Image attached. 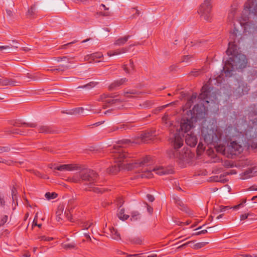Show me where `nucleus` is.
<instances>
[{
    "label": "nucleus",
    "instance_id": "33",
    "mask_svg": "<svg viewBox=\"0 0 257 257\" xmlns=\"http://www.w3.org/2000/svg\"><path fill=\"white\" fill-rule=\"evenodd\" d=\"M63 247L65 249H70L72 248H74L75 247L76 244L74 243H70V244H63Z\"/></svg>",
    "mask_w": 257,
    "mask_h": 257
},
{
    "label": "nucleus",
    "instance_id": "61",
    "mask_svg": "<svg viewBox=\"0 0 257 257\" xmlns=\"http://www.w3.org/2000/svg\"><path fill=\"white\" fill-rule=\"evenodd\" d=\"M246 199H243L240 203H242V206H243V205L246 203Z\"/></svg>",
    "mask_w": 257,
    "mask_h": 257
},
{
    "label": "nucleus",
    "instance_id": "11",
    "mask_svg": "<svg viewBox=\"0 0 257 257\" xmlns=\"http://www.w3.org/2000/svg\"><path fill=\"white\" fill-rule=\"evenodd\" d=\"M54 169L60 171H73L77 169V167L72 164L62 165L54 168Z\"/></svg>",
    "mask_w": 257,
    "mask_h": 257
},
{
    "label": "nucleus",
    "instance_id": "58",
    "mask_svg": "<svg viewBox=\"0 0 257 257\" xmlns=\"http://www.w3.org/2000/svg\"><path fill=\"white\" fill-rule=\"evenodd\" d=\"M147 257H157V255L156 253H152L148 255Z\"/></svg>",
    "mask_w": 257,
    "mask_h": 257
},
{
    "label": "nucleus",
    "instance_id": "4",
    "mask_svg": "<svg viewBox=\"0 0 257 257\" xmlns=\"http://www.w3.org/2000/svg\"><path fill=\"white\" fill-rule=\"evenodd\" d=\"M150 158L147 157L140 160L133 161L128 164L126 166H124V169L127 170H136V172H142L143 174L142 177L151 178L153 176L150 171L143 170V168L150 165Z\"/></svg>",
    "mask_w": 257,
    "mask_h": 257
},
{
    "label": "nucleus",
    "instance_id": "25",
    "mask_svg": "<svg viewBox=\"0 0 257 257\" xmlns=\"http://www.w3.org/2000/svg\"><path fill=\"white\" fill-rule=\"evenodd\" d=\"M208 242H198L196 243L192 246V248L195 249H198L200 248L203 246H204L206 244H207Z\"/></svg>",
    "mask_w": 257,
    "mask_h": 257
},
{
    "label": "nucleus",
    "instance_id": "19",
    "mask_svg": "<svg viewBox=\"0 0 257 257\" xmlns=\"http://www.w3.org/2000/svg\"><path fill=\"white\" fill-rule=\"evenodd\" d=\"M141 214L138 211H133L131 214V220L135 221L141 219Z\"/></svg>",
    "mask_w": 257,
    "mask_h": 257
},
{
    "label": "nucleus",
    "instance_id": "34",
    "mask_svg": "<svg viewBox=\"0 0 257 257\" xmlns=\"http://www.w3.org/2000/svg\"><path fill=\"white\" fill-rule=\"evenodd\" d=\"M36 8L34 7H32L31 8V9L28 11L27 15L28 16H33L36 12Z\"/></svg>",
    "mask_w": 257,
    "mask_h": 257
},
{
    "label": "nucleus",
    "instance_id": "7",
    "mask_svg": "<svg viewBox=\"0 0 257 257\" xmlns=\"http://www.w3.org/2000/svg\"><path fill=\"white\" fill-rule=\"evenodd\" d=\"M221 149L223 152L226 150L231 154H235L236 153H240L243 151V146L236 141H232L226 148L222 147Z\"/></svg>",
    "mask_w": 257,
    "mask_h": 257
},
{
    "label": "nucleus",
    "instance_id": "62",
    "mask_svg": "<svg viewBox=\"0 0 257 257\" xmlns=\"http://www.w3.org/2000/svg\"><path fill=\"white\" fill-rule=\"evenodd\" d=\"M31 50L30 48H29L28 47H24L23 48V50L25 51H28L29 50Z\"/></svg>",
    "mask_w": 257,
    "mask_h": 257
},
{
    "label": "nucleus",
    "instance_id": "56",
    "mask_svg": "<svg viewBox=\"0 0 257 257\" xmlns=\"http://www.w3.org/2000/svg\"><path fill=\"white\" fill-rule=\"evenodd\" d=\"M148 211L150 213H152V212H153V208L151 207H148Z\"/></svg>",
    "mask_w": 257,
    "mask_h": 257
},
{
    "label": "nucleus",
    "instance_id": "27",
    "mask_svg": "<svg viewBox=\"0 0 257 257\" xmlns=\"http://www.w3.org/2000/svg\"><path fill=\"white\" fill-rule=\"evenodd\" d=\"M84 108L82 107L76 108L73 110L72 114H84Z\"/></svg>",
    "mask_w": 257,
    "mask_h": 257
},
{
    "label": "nucleus",
    "instance_id": "54",
    "mask_svg": "<svg viewBox=\"0 0 257 257\" xmlns=\"http://www.w3.org/2000/svg\"><path fill=\"white\" fill-rule=\"evenodd\" d=\"M191 75L193 76H197L198 75V72L196 71L191 72Z\"/></svg>",
    "mask_w": 257,
    "mask_h": 257
},
{
    "label": "nucleus",
    "instance_id": "59",
    "mask_svg": "<svg viewBox=\"0 0 257 257\" xmlns=\"http://www.w3.org/2000/svg\"><path fill=\"white\" fill-rule=\"evenodd\" d=\"M174 103H175V102H172V103H169V104H167V105H164L163 107L164 108H165V107H167V106H169V105H173V104H174Z\"/></svg>",
    "mask_w": 257,
    "mask_h": 257
},
{
    "label": "nucleus",
    "instance_id": "35",
    "mask_svg": "<svg viewBox=\"0 0 257 257\" xmlns=\"http://www.w3.org/2000/svg\"><path fill=\"white\" fill-rule=\"evenodd\" d=\"M94 86H95V83L94 82H90L85 85L79 86V87H78V88H87L88 89H90L91 88L93 87Z\"/></svg>",
    "mask_w": 257,
    "mask_h": 257
},
{
    "label": "nucleus",
    "instance_id": "16",
    "mask_svg": "<svg viewBox=\"0 0 257 257\" xmlns=\"http://www.w3.org/2000/svg\"><path fill=\"white\" fill-rule=\"evenodd\" d=\"M0 85H10L12 86L17 85L16 82L12 80H9L8 79H0Z\"/></svg>",
    "mask_w": 257,
    "mask_h": 257
},
{
    "label": "nucleus",
    "instance_id": "63",
    "mask_svg": "<svg viewBox=\"0 0 257 257\" xmlns=\"http://www.w3.org/2000/svg\"><path fill=\"white\" fill-rule=\"evenodd\" d=\"M223 216V214H220L219 215H218L217 217H216V219H219L220 218H222Z\"/></svg>",
    "mask_w": 257,
    "mask_h": 257
},
{
    "label": "nucleus",
    "instance_id": "55",
    "mask_svg": "<svg viewBox=\"0 0 257 257\" xmlns=\"http://www.w3.org/2000/svg\"><path fill=\"white\" fill-rule=\"evenodd\" d=\"M13 43H14V45H11L10 46L12 47H14L15 48H18V46L17 45V42H15L14 41H13Z\"/></svg>",
    "mask_w": 257,
    "mask_h": 257
},
{
    "label": "nucleus",
    "instance_id": "28",
    "mask_svg": "<svg viewBox=\"0 0 257 257\" xmlns=\"http://www.w3.org/2000/svg\"><path fill=\"white\" fill-rule=\"evenodd\" d=\"M39 130L40 133H48L51 131L48 128V127L46 125H40L39 126Z\"/></svg>",
    "mask_w": 257,
    "mask_h": 257
},
{
    "label": "nucleus",
    "instance_id": "50",
    "mask_svg": "<svg viewBox=\"0 0 257 257\" xmlns=\"http://www.w3.org/2000/svg\"><path fill=\"white\" fill-rule=\"evenodd\" d=\"M242 207V203H240L237 205H235L234 206H233V207H232V208L234 209H238L239 208V207Z\"/></svg>",
    "mask_w": 257,
    "mask_h": 257
},
{
    "label": "nucleus",
    "instance_id": "29",
    "mask_svg": "<svg viewBox=\"0 0 257 257\" xmlns=\"http://www.w3.org/2000/svg\"><path fill=\"white\" fill-rule=\"evenodd\" d=\"M173 198L174 200L175 203L177 204L178 205L183 206H184V203L180 199L179 197L177 196L174 195L173 196Z\"/></svg>",
    "mask_w": 257,
    "mask_h": 257
},
{
    "label": "nucleus",
    "instance_id": "53",
    "mask_svg": "<svg viewBox=\"0 0 257 257\" xmlns=\"http://www.w3.org/2000/svg\"><path fill=\"white\" fill-rule=\"evenodd\" d=\"M36 217H37V215L35 216V217L33 220V224H32L33 226H34V225L36 226L37 225V221H36Z\"/></svg>",
    "mask_w": 257,
    "mask_h": 257
},
{
    "label": "nucleus",
    "instance_id": "9",
    "mask_svg": "<svg viewBox=\"0 0 257 257\" xmlns=\"http://www.w3.org/2000/svg\"><path fill=\"white\" fill-rule=\"evenodd\" d=\"M236 87L234 88V93L236 96H240L246 93L249 88L242 81H237L235 84Z\"/></svg>",
    "mask_w": 257,
    "mask_h": 257
},
{
    "label": "nucleus",
    "instance_id": "12",
    "mask_svg": "<svg viewBox=\"0 0 257 257\" xmlns=\"http://www.w3.org/2000/svg\"><path fill=\"white\" fill-rule=\"evenodd\" d=\"M245 136L247 138L256 137L257 136V126L251 127L246 132Z\"/></svg>",
    "mask_w": 257,
    "mask_h": 257
},
{
    "label": "nucleus",
    "instance_id": "57",
    "mask_svg": "<svg viewBox=\"0 0 257 257\" xmlns=\"http://www.w3.org/2000/svg\"><path fill=\"white\" fill-rule=\"evenodd\" d=\"M127 257H140L138 255V254H130Z\"/></svg>",
    "mask_w": 257,
    "mask_h": 257
},
{
    "label": "nucleus",
    "instance_id": "26",
    "mask_svg": "<svg viewBox=\"0 0 257 257\" xmlns=\"http://www.w3.org/2000/svg\"><path fill=\"white\" fill-rule=\"evenodd\" d=\"M133 63L132 62H130V64L128 66H125L124 67V70L127 73H131L132 72V71L133 69Z\"/></svg>",
    "mask_w": 257,
    "mask_h": 257
},
{
    "label": "nucleus",
    "instance_id": "14",
    "mask_svg": "<svg viewBox=\"0 0 257 257\" xmlns=\"http://www.w3.org/2000/svg\"><path fill=\"white\" fill-rule=\"evenodd\" d=\"M117 216L122 221H125L130 217L128 215L124 214V209L123 208H119L118 209Z\"/></svg>",
    "mask_w": 257,
    "mask_h": 257
},
{
    "label": "nucleus",
    "instance_id": "51",
    "mask_svg": "<svg viewBox=\"0 0 257 257\" xmlns=\"http://www.w3.org/2000/svg\"><path fill=\"white\" fill-rule=\"evenodd\" d=\"M141 137L142 138V141L145 142V139L147 137V135L146 134H144V135L142 134V135H141Z\"/></svg>",
    "mask_w": 257,
    "mask_h": 257
},
{
    "label": "nucleus",
    "instance_id": "44",
    "mask_svg": "<svg viewBox=\"0 0 257 257\" xmlns=\"http://www.w3.org/2000/svg\"><path fill=\"white\" fill-rule=\"evenodd\" d=\"M240 25L241 26H243L244 31H247V27L248 26L249 24L247 23H244V24L242 22H240Z\"/></svg>",
    "mask_w": 257,
    "mask_h": 257
},
{
    "label": "nucleus",
    "instance_id": "1",
    "mask_svg": "<svg viewBox=\"0 0 257 257\" xmlns=\"http://www.w3.org/2000/svg\"><path fill=\"white\" fill-rule=\"evenodd\" d=\"M207 86L204 85L202 87V92L199 98L203 101L202 103L197 104L193 107L192 110L187 112V116L183 120L181 123L180 128L175 134L172 143L175 149L180 148L183 143L182 136L185 135L186 143L190 147H194L197 143L196 135L193 132L194 126V122L201 121L202 128V134L205 142L207 143L217 142L221 139L217 130V126L214 121L203 119L207 106L206 104L209 103V101L206 100L208 94Z\"/></svg>",
    "mask_w": 257,
    "mask_h": 257
},
{
    "label": "nucleus",
    "instance_id": "42",
    "mask_svg": "<svg viewBox=\"0 0 257 257\" xmlns=\"http://www.w3.org/2000/svg\"><path fill=\"white\" fill-rule=\"evenodd\" d=\"M193 241H188L185 243H184L182 245H181L180 246H179V248H183V247H184L187 245H189V244H193Z\"/></svg>",
    "mask_w": 257,
    "mask_h": 257
},
{
    "label": "nucleus",
    "instance_id": "52",
    "mask_svg": "<svg viewBox=\"0 0 257 257\" xmlns=\"http://www.w3.org/2000/svg\"><path fill=\"white\" fill-rule=\"evenodd\" d=\"M168 115H165L163 117V121L165 122V123H167V119H168Z\"/></svg>",
    "mask_w": 257,
    "mask_h": 257
},
{
    "label": "nucleus",
    "instance_id": "20",
    "mask_svg": "<svg viewBox=\"0 0 257 257\" xmlns=\"http://www.w3.org/2000/svg\"><path fill=\"white\" fill-rule=\"evenodd\" d=\"M121 169H124V166L118 164V166H114L108 170V172L111 174H115L119 171Z\"/></svg>",
    "mask_w": 257,
    "mask_h": 257
},
{
    "label": "nucleus",
    "instance_id": "3",
    "mask_svg": "<svg viewBox=\"0 0 257 257\" xmlns=\"http://www.w3.org/2000/svg\"><path fill=\"white\" fill-rule=\"evenodd\" d=\"M80 179L73 178L72 179L74 182H80L81 181L84 182V184L86 186L85 190L87 191H93L96 192H99V190L97 187L93 186L95 185L97 178V174L91 170H86L83 171L79 174Z\"/></svg>",
    "mask_w": 257,
    "mask_h": 257
},
{
    "label": "nucleus",
    "instance_id": "43",
    "mask_svg": "<svg viewBox=\"0 0 257 257\" xmlns=\"http://www.w3.org/2000/svg\"><path fill=\"white\" fill-rule=\"evenodd\" d=\"M5 205V201L3 197L0 196V207H3Z\"/></svg>",
    "mask_w": 257,
    "mask_h": 257
},
{
    "label": "nucleus",
    "instance_id": "47",
    "mask_svg": "<svg viewBox=\"0 0 257 257\" xmlns=\"http://www.w3.org/2000/svg\"><path fill=\"white\" fill-rule=\"evenodd\" d=\"M135 93H136V92H135L134 91H133V90L130 91H126V92H124V95L125 96H128L127 95V94H135Z\"/></svg>",
    "mask_w": 257,
    "mask_h": 257
},
{
    "label": "nucleus",
    "instance_id": "10",
    "mask_svg": "<svg viewBox=\"0 0 257 257\" xmlns=\"http://www.w3.org/2000/svg\"><path fill=\"white\" fill-rule=\"evenodd\" d=\"M153 171L157 174L160 175L171 174L173 171L171 169L165 168L163 167H156L153 169Z\"/></svg>",
    "mask_w": 257,
    "mask_h": 257
},
{
    "label": "nucleus",
    "instance_id": "49",
    "mask_svg": "<svg viewBox=\"0 0 257 257\" xmlns=\"http://www.w3.org/2000/svg\"><path fill=\"white\" fill-rule=\"evenodd\" d=\"M237 31H237V30H236V29L235 28V29H234V31H233V33H231V35H230V37H232V39H233V37H234V35H235V36H236V35H237V33H236V32H237Z\"/></svg>",
    "mask_w": 257,
    "mask_h": 257
},
{
    "label": "nucleus",
    "instance_id": "45",
    "mask_svg": "<svg viewBox=\"0 0 257 257\" xmlns=\"http://www.w3.org/2000/svg\"><path fill=\"white\" fill-rule=\"evenodd\" d=\"M147 197L148 199L150 201H151V202L153 201H154V197L152 195H151L148 194V195H147Z\"/></svg>",
    "mask_w": 257,
    "mask_h": 257
},
{
    "label": "nucleus",
    "instance_id": "38",
    "mask_svg": "<svg viewBox=\"0 0 257 257\" xmlns=\"http://www.w3.org/2000/svg\"><path fill=\"white\" fill-rule=\"evenodd\" d=\"M117 99H114L110 98H108L106 99L105 101L108 103H114L116 102V101H117Z\"/></svg>",
    "mask_w": 257,
    "mask_h": 257
},
{
    "label": "nucleus",
    "instance_id": "48",
    "mask_svg": "<svg viewBox=\"0 0 257 257\" xmlns=\"http://www.w3.org/2000/svg\"><path fill=\"white\" fill-rule=\"evenodd\" d=\"M189 58L190 56L189 55L185 56L183 58V61L188 62Z\"/></svg>",
    "mask_w": 257,
    "mask_h": 257
},
{
    "label": "nucleus",
    "instance_id": "32",
    "mask_svg": "<svg viewBox=\"0 0 257 257\" xmlns=\"http://www.w3.org/2000/svg\"><path fill=\"white\" fill-rule=\"evenodd\" d=\"M8 220V216L4 215L0 217V227L3 225Z\"/></svg>",
    "mask_w": 257,
    "mask_h": 257
},
{
    "label": "nucleus",
    "instance_id": "13",
    "mask_svg": "<svg viewBox=\"0 0 257 257\" xmlns=\"http://www.w3.org/2000/svg\"><path fill=\"white\" fill-rule=\"evenodd\" d=\"M127 81V79L126 78H121L120 80H118L112 83H111L109 86V88L110 89H114L117 87H118L120 86L121 85L124 84L126 81Z\"/></svg>",
    "mask_w": 257,
    "mask_h": 257
},
{
    "label": "nucleus",
    "instance_id": "21",
    "mask_svg": "<svg viewBox=\"0 0 257 257\" xmlns=\"http://www.w3.org/2000/svg\"><path fill=\"white\" fill-rule=\"evenodd\" d=\"M64 209V206L63 205H60L58 206L57 211L56 212L57 219L58 221H59L61 219L59 216H60L62 214Z\"/></svg>",
    "mask_w": 257,
    "mask_h": 257
},
{
    "label": "nucleus",
    "instance_id": "60",
    "mask_svg": "<svg viewBox=\"0 0 257 257\" xmlns=\"http://www.w3.org/2000/svg\"><path fill=\"white\" fill-rule=\"evenodd\" d=\"M15 191L14 190H12V197L13 200H14L15 199Z\"/></svg>",
    "mask_w": 257,
    "mask_h": 257
},
{
    "label": "nucleus",
    "instance_id": "6",
    "mask_svg": "<svg viewBox=\"0 0 257 257\" xmlns=\"http://www.w3.org/2000/svg\"><path fill=\"white\" fill-rule=\"evenodd\" d=\"M129 142L130 141L127 140H121L119 142L117 145L114 146V151L113 153L115 154V158L117 159L118 162H120L121 160L125 157V154H124V151L120 145L126 144Z\"/></svg>",
    "mask_w": 257,
    "mask_h": 257
},
{
    "label": "nucleus",
    "instance_id": "17",
    "mask_svg": "<svg viewBox=\"0 0 257 257\" xmlns=\"http://www.w3.org/2000/svg\"><path fill=\"white\" fill-rule=\"evenodd\" d=\"M111 237L115 240H118L120 239V234L117 232L113 228L110 229V233Z\"/></svg>",
    "mask_w": 257,
    "mask_h": 257
},
{
    "label": "nucleus",
    "instance_id": "40",
    "mask_svg": "<svg viewBox=\"0 0 257 257\" xmlns=\"http://www.w3.org/2000/svg\"><path fill=\"white\" fill-rule=\"evenodd\" d=\"M40 238L41 240H46V241H50L53 239L52 237H48L45 236H41L40 237Z\"/></svg>",
    "mask_w": 257,
    "mask_h": 257
},
{
    "label": "nucleus",
    "instance_id": "18",
    "mask_svg": "<svg viewBox=\"0 0 257 257\" xmlns=\"http://www.w3.org/2000/svg\"><path fill=\"white\" fill-rule=\"evenodd\" d=\"M130 37V36H124V37L119 38L117 40L115 41L114 43V45L121 46L123 45L129 39Z\"/></svg>",
    "mask_w": 257,
    "mask_h": 257
},
{
    "label": "nucleus",
    "instance_id": "64",
    "mask_svg": "<svg viewBox=\"0 0 257 257\" xmlns=\"http://www.w3.org/2000/svg\"><path fill=\"white\" fill-rule=\"evenodd\" d=\"M27 125L28 126H30V127H35V125L34 124H27Z\"/></svg>",
    "mask_w": 257,
    "mask_h": 257
},
{
    "label": "nucleus",
    "instance_id": "41",
    "mask_svg": "<svg viewBox=\"0 0 257 257\" xmlns=\"http://www.w3.org/2000/svg\"><path fill=\"white\" fill-rule=\"evenodd\" d=\"M249 215H250L249 213H247V214H242L240 216V220H243L246 219V218H247V217L248 216H249Z\"/></svg>",
    "mask_w": 257,
    "mask_h": 257
},
{
    "label": "nucleus",
    "instance_id": "30",
    "mask_svg": "<svg viewBox=\"0 0 257 257\" xmlns=\"http://www.w3.org/2000/svg\"><path fill=\"white\" fill-rule=\"evenodd\" d=\"M253 172V169H249L248 170H247L245 173H244V176H245L244 177H243L242 179H247L248 178H250L251 177L252 175H251V174Z\"/></svg>",
    "mask_w": 257,
    "mask_h": 257
},
{
    "label": "nucleus",
    "instance_id": "2",
    "mask_svg": "<svg viewBox=\"0 0 257 257\" xmlns=\"http://www.w3.org/2000/svg\"><path fill=\"white\" fill-rule=\"evenodd\" d=\"M228 59L225 62L222 73L226 76L230 77L235 70L244 68L247 64V60L244 55L239 53L236 46L231 42L228 43V48L226 51Z\"/></svg>",
    "mask_w": 257,
    "mask_h": 257
},
{
    "label": "nucleus",
    "instance_id": "46",
    "mask_svg": "<svg viewBox=\"0 0 257 257\" xmlns=\"http://www.w3.org/2000/svg\"><path fill=\"white\" fill-rule=\"evenodd\" d=\"M6 12L8 16L12 17L13 16V12L10 10H6Z\"/></svg>",
    "mask_w": 257,
    "mask_h": 257
},
{
    "label": "nucleus",
    "instance_id": "23",
    "mask_svg": "<svg viewBox=\"0 0 257 257\" xmlns=\"http://www.w3.org/2000/svg\"><path fill=\"white\" fill-rule=\"evenodd\" d=\"M101 7H102L104 9V10L105 11V12H103V13L101 12L100 13V14L101 15H102V16H108V15H110V13L108 12V10H109V8H108L106 7V6L104 5H103V4H101L100 6V9L101 10Z\"/></svg>",
    "mask_w": 257,
    "mask_h": 257
},
{
    "label": "nucleus",
    "instance_id": "37",
    "mask_svg": "<svg viewBox=\"0 0 257 257\" xmlns=\"http://www.w3.org/2000/svg\"><path fill=\"white\" fill-rule=\"evenodd\" d=\"M10 148L8 147H0V153L8 152Z\"/></svg>",
    "mask_w": 257,
    "mask_h": 257
},
{
    "label": "nucleus",
    "instance_id": "15",
    "mask_svg": "<svg viewBox=\"0 0 257 257\" xmlns=\"http://www.w3.org/2000/svg\"><path fill=\"white\" fill-rule=\"evenodd\" d=\"M128 51L127 49L124 48H122L120 49L114 51H110L107 53V55L108 56H112L115 55H120L121 54H123L124 53Z\"/></svg>",
    "mask_w": 257,
    "mask_h": 257
},
{
    "label": "nucleus",
    "instance_id": "24",
    "mask_svg": "<svg viewBox=\"0 0 257 257\" xmlns=\"http://www.w3.org/2000/svg\"><path fill=\"white\" fill-rule=\"evenodd\" d=\"M12 50L10 46H0V51L4 53L10 52Z\"/></svg>",
    "mask_w": 257,
    "mask_h": 257
},
{
    "label": "nucleus",
    "instance_id": "36",
    "mask_svg": "<svg viewBox=\"0 0 257 257\" xmlns=\"http://www.w3.org/2000/svg\"><path fill=\"white\" fill-rule=\"evenodd\" d=\"M207 232V229H203V230H201L200 231H199L195 232L193 234V235H201V234H204L206 233Z\"/></svg>",
    "mask_w": 257,
    "mask_h": 257
},
{
    "label": "nucleus",
    "instance_id": "39",
    "mask_svg": "<svg viewBox=\"0 0 257 257\" xmlns=\"http://www.w3.org/2000/svg\"><path fill=\"white\" fill-rule=\"evenodd\" d=\"M231 208V207H230L229 206H221L220 207V210H219V211H218V212H224L226 210V209H230Z\"/></svg>",
    "mask_w": 257,
    "mask_h": 257
},
{
    "label": "nucleus",
    "instance_id": "22",
    "mask_svg": "<svg viewBox=\"0 0 257 257\" xmlns=\"http://www.w3.org/2000/svg\"><path fill=\"white\" fill-rule=\"evenodd\" d=\"M57 194L54 192H47L45 194V196L48 200H51L56 198Z\"/></svg>",
    "mask_w": 257,
    "mask_h": 257
},
{
    "label": "nucleus",
    "instance_id": "5",
    "mask_svg": "<svg viewBox=\"0 0 257 257\" xmlns=\"http://www.w3.org/2000/svg\"><path fill=\"white\" fill-rule=\"evenodd\" d=\"M257 12V3L252 0H248L244 5L242 12V19L244 21L251 15H254Z\"/></svg>",
    "mask_w": 257,
    "mask_h": 257
},
{
    "label": "nucleus",
    "instance_id": "31",
    "mask_svg": "<svg viewBox=\"0 0 257 257\" xmlns=\"http://www.w3.org/2000/svg\"><path fill=\"white\" fill-rule=\"evenodd\" d=\"M103 57V55L101 53H95L90 55L92 59L95 60L97 58H101Z\"/></svg>",
    "mask_w": 257,
    "mask_h": 257
},
{
    "label": "nucleus",
    "instance_id": "8",
    "mask_svg": "<svg viewBox=\"0 0 257 257\" xmlns=\"http://www.w3.org/2000/svg\"><path fill=\"white\" fill-rule=\"evenodd\" d=\"M210 2L211 0H205L204 3L201 5L198 11V13L201 16L203 17L206 21L209 20V16L208 15V14L209 13L211 8Z\"/></svg>",
    "mask_w": 257,
    "mask_h": 257
}]
</instances>
